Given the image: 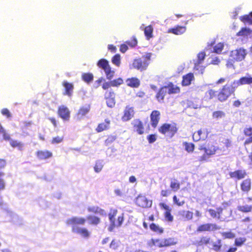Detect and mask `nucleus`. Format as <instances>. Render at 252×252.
Returning <instances> with one entry per match:
<instances>
[{
	"label": "nucleus",
	"mask_w": 252,
	"mask_h": 252,
	"mask_svg": "<svg viewBox=\"0 0 252 252\" xmlns=\"http://www.w3.org/2000/svg\"><path fill=\"white\" fill-rule=\"evenodd\" d=\"M205 56L206 54L204 52H201L198 54L197 61V63H195V67H197L198 65L202 63V62L203 61L205 58Z\"/></svg>",
	"instance_id": "obj_40"
},
{
	"label": "nucleus",
	"mask_w": 252,
	"mask_h": 252,
	"mask_svg": "<svg viewBox=\"0 0 252 252\" xmlns=\"http://www.w3.org/2000/svg\"><path fill=\"white\" fill-rule=\"evenodd\" d=\"M166 88H168L169 91H168V94H176L179 92V89L178 87L174 86L171 84V85H169L168 87H166Z\"/></svg>",
	"instance_id": "obj_44"
},
{
	"label": "nucleus",
	"mask_w": 252,
	"mask_h": 252,
	"mask_svg": "<svg viewBox=\"0 0 252 252\" xmlns=\"http://www.w3.org/2000/svg\"><path fill=\"white\" fill-rule=\"evenodd\" d=\"M215 95V92L213 90H210L206 93V97L209 99H212Z\"/></svg>",
	"instance_id": "obj_57"
},
{
	"label": "nucleus",
	"mask_w": 252,
	"mask_h": 252,
	"mask_svg": "<svg viewBox=\"0 0 252 252\" xmlns=\"http://www.w3.org/2000/svg\"><path fill=\"white\" fill-rule=\"evenodd\" d=\"M168 91H169L166 87L162 88L157 94V98L159 101L162 100L164 96L166 94H168Z\"/></svg>",
	"instance_id": "obj_26"
},
{
	"label": "nucleus",
	"mask_w": 252,
	"mask_h": 252,
	"mask_svg": "<svg viewBox=\"0 0 252 252\" xmlns=\"http://www.w3.org/2000/svg\"><path fill=\"white\" fill-rule=\"evenodd\" d=\"M88 211L89 212L94 213L97 214H99L101 216H106V213L105 211L99 208L98 206H91L88 207Z\"/></svg>",
	"instance_id": "obj_15"
},
{
	"label": "nucleus",
	"mask_w": 252,
	"mask_h": 252,
	"mask_svg": "<svg viewBox=\"0 0 252 252\" xmlns=\"http://www.w3.org/2000/svg\"><path fill=\"white\" fill-rule=\"evenodd\" d=\"M97 65L103 70L105 68V67H107V66L109 65V62L105 59H100L97 63Z\"/></svg>",
	"instance_id": "obj_41"
},
{
	"label": "nucleus",
	"mask_w": 252,
	"mask_h": 252,
	"mask_svg": "<svg viewBox=\"0 0 252 252\" xmlns=\"http://www.w3.org/2000/svg\"><path fill=\"white\" fill-rule=\"evenodd\" d=\"M180 214L185 217L187 220H190L192 219L193 213L189 211H181L179 212Z\"/></svg>",
	"instance_id": "obj_38"
},
{
	"label": "nucleus",
	"mask_w": 252,
	"mask_h": 252,
	"mask_svg": "<svg viewBox=\"0 0 252 252\" xmlns=\"http://www.w3.org/2000/svg\"><path fill=\"white\" fill-rule=\"evenodd\" d=\"M213 250L216 252H218L220 250V248L221 247V241L220 240H219L217 242V243H214L213 244Z\"/></svg>",
	"instance_id": "obj_56"
},
{
	"label": "nucleus",
	"mask_w": 252,
	"mask_h": 252,
	"mask_svg": "<svg viewBox=\"0 0 252 252\" xmlns=\"http://www.w3.org/2000/svg\"><path fill=\"white\" fill-rule=\"evenodd\" d=\"M82 78L86 82H90L93 79V75L90 73H85L82 75Z\"/></svg>",
	"instance_id": "obj_51"
},
{
	"label": "nucleus",
	"mask_w": 252,
	"mask_h": 252,
	"mask_svg": "<svg viewBox=\"0 0 252 252\" xmlns=\"http://www.w3.org/2000/svg\"><path fill=\"white\" fill-rule=\"evenodd\" d=\"M241 20L244 22H247L251 24H252V12L250 13V15H245L241 17Z\"/></svg>",
	"instance_id": "obj_50"
},
{
	"label": "nucleus",
	"mask_w": 252,
	"mask_h": 252,
	"mask_svg": "<svg viewBox=\"0 0 252 252\" xmlns=\"http://www.w3.org/2000/svg\"><path fill=\"white\" fill-rule=\"evenodd\" d=\"M229 175L232 178H236L238 180H241L245 177L246 173L244 170H237L230 172Z\"/></svg>",
	"instance_id": "obj_16"
},
{
	"label": "nucleus",
	"mask_w": 252,
	"mask_h": 252,
	"mask_svg": "<svg viewBox=\"0 0 252 252\" xmlns=\"http://www.w3.org/2000/svg\"><path fill=\"white\" fill-rule=\"evenodd\" d=\"M110 85H111V86L112 87H118L123 84V80L122 78H119L117 79L112 80L110 81Z\"/></svg>",
	"instance_id": "obj_47"
},
{
	"label": "nucleus",
	"mask_w": 252,
	"mask_h": 252,
	"mask_svg": "<svg viewBox=\"0 0 252 252\" xmlns=\"http://www.w3.org/2000/svg\"><path fill=\"white\" fill-rule=\"evenodd\" d=\"M118 211L116 209H111L108 214V218L110 221V225L108 228V230L111 232L113 231L115 227H120L124 221V214L122 213L118 217L117 221L116 220V217Z\"/></svg>",
	"instance_id": "obj_2"
},
{
	"label": "nucleus",
	"mask_w": 252,
	"mask_h": 252,
	"mask_svg": "<svg viewBox=\"0 0 252 252\" xmlns=\"http://www.w3.org/2000/svg\"><path fill=\"white\" fill-rule=\"evenodd\" d=\"M207 136V134L205 131L203 132L202 130H199L193 134L192 138L194 141H198L201 139H205Z\"/></svg>",
	"instance_id": "obj_18"
},
{
	"label": "nucleus",
	"mask_w": 252,
	"mask_h": 252,
	"mask_svg": "<svg viewBox=\"0 0 252 252\" xmlns=\"http://www.w3.org/2000/svg\"><path fill=\"white\" fill-rule=\"evenodd\" d=\"M126 82L128 86L132 88H138L140 85L139 80L135 77L126 79Z\"/></svg>",
	"instance_id": "obj_19"
},
{
	"label": "nucleus",
	"mask_w": 252,
	"mask_h": 252,
	"mask_svg": "<svg viewBox=\"0 0 252 252\" xmlns=\"http://www.w3.org/2000/svg\"><path fill=\"white\" fill-rule=\"evenodd\" d=\"M134 114V111L133 108L129 106H127L124 111V115L122 118V120L124 122L128 121L133 117Z\"/></svg>",
	"instance_id": "obj_8"
},
{
	"label": "nucleus",
	"mask_w": 252,
	"mask_h": 252,
	"mask_svg": "<svg viewBox=\"0 0 252 252\" xmlns=\"http://www.w3.org/2000/svg\"><path fill=\"white\" fill-rule=\"evenodd\" d=\"M225 114L224 112L222 111H217L213 112L212 117L213 119L217 120H220L224 118Z\"/></svg>",
	"instance_id": "obj_34"
},
{
	"label": "nucleus",
	"mask_w": 252,
	"mask_h": 252,
	"mask_svg": "<svg viewBox=\"0 0 252 252\" xmlns=\"http://www.w3.org/2000/svg\"><path fill=\"white\" fill-rule=\"evenodd\" d=\"M246 55V51L243 48H240L232 51L231 53L230 56L237 61H241L244 59Z\"/></svg>",
	"instance_id": "obj_6"
},
{
	"label": "nucleus",
	"mask_w": 252,
	"mask_h": 252,
	"mask_svg": "<svg viewBox=\"0 0 252 252\" xmlns=\"http://www.w3.org/2000/svg\"><path fill=\"white\" fill-rule=\"evenodd\" d=\"M58 114L63 120L65 121L68 120L70 117V111L64 105L59 107Z\"/></svg>",
	"instance_id": "obj_9"
},
{
	"label": "nucleus",
	"mask_w": 252,
	"mask_h": 252,
	"mask_svg": "<svg viewBox=\"0 0 252 252\" xmlns=\"http://www.w3.org/2000/svg\"><path fill=\"white\" fill-rule=\"evenodd\" d=\"M150 228L154 231L161 233L163 232V230L161 228L159 227L158 225L155 224V223H152L150 226Z\"/></svg>",
	"instance_id": "obj_49"
},
{
	"label": "nucleus",
	"mask_w": 252,
	"mask_h": 252,
	"mask_svg": "<svg viewBox=\"0 0 252 252\" xmlns=\"http://www.w3.org/2000/svg\"><path fill=\"white\" fill-rule=\"evenodd\" d=\"M134 130L139 134L143 133L144 127L142 123L138 119L134 120L132 122Z\"/></svg>",
	"instance_id": "obj_14"
},
{
	"label": "nucleus",
	"mask_w": 252,
	"mask_h": 252,
	"mask_svg": "<svg viewBox=\"0 0 252 252\" xmlns=\"http://www.w3.org/2000/svg\"><path fill=\"white\" fill-rule=\"evenodd\" d=\"M103 167V161L100 160H97L94 166V170L96 173H99L101 171Z\"/></svg>",
	"instance_id": "obj_39"
},
{
	"label": "nucleus",
	"mask_w": 252,
	"mask_h": 252,
	"mask_svg": "<svg viewBox=\"0 0 252 252\" xmlns=\"http://www.w3.org/2000/svg\"><path fill=\"white\" fill-rule=\"evenodd\" d=\"M163 245L164 247L169 246L171 245H175L177 242L175 241L174 238H168L167 239H163Z\"/></svg>",
	"instance_id": "obj_46"
},
{
	"label": "nucleus",
	"mask_w": 252,
	"mask_h": 252,
	"mask_svg": "<svg viewBox=\"0 0 252 252\" xmlns=\"http://www.w3.org/2000/svg\"><path fill=\"white\" fill-rule=\"evenodd\" d=\"M220 229V227L214 223H205L199 225L197 228L198 232L214 231Z\"/></svg>",
	"instance_id": "obj_5"
},
{
	"label": "nucleus",
	"mask_w": 252,
	"mask_h": 252,
	"mask_svg": "<svg viewBox=\"0 0 252 252\" xmlns=\"http://www.w3.org/2000/svg\"><path fill=\"white\" fill-rule=\"evenodd\" d=\"M186 31V27L184 26H178L174 28L171 29L169 32H172L176 35H181L184 33Z\"/></svg>",
	"instance_id": "obj_20"
},
{
	"label": "nucleus",
	"mask_w": 252,
	"mask_h": 252,
	"mask_svg": "<svg viewBox=\"0 0 252 252\" xmlns=\"http://www.w3.org/2000/svg\"><path fill=\"white\" fill-rule=\"evenodd\" d=\"M6 217V220L7 221H12L15 223L18 222L19 217L16 214L12 212H7Z\"/></svg>",
	"instance_id": "obj_21"
},
{
	"label": "nucleus",
	"mask_w": 252,
	"mask_h": 252,
	"mask_svg": "<svg viewBox=\"0 0 252 252\" xmlns=\"http://www.w3.org/2000/svg\"><path fill=\"white\" fill-rule=\"evenodd\" d=\"M151 56V54H148L146 57L134 60L132 64L133 68L141 71L145 70L149 65Z\"/></svg>",
	"instance_id": "obj_3"
},
{
	"label": "nucleus",
	"mask_w": 252,
	"mask_h": 252,
	"mask_svg": "<svg viewBox=\"0 0 252 252\" xmlns=\"http://www.w3.org/2000/svg\"><path fill=\"white\" fill-rule=\"evenodd\" d=\"M173 201L178 206H182L185 203V202L184 201H180L179 199L177 198L176 196H174L173 197Z\"/></svg>",
	"instance_id": "obj_60"
},
{
	"label": "nucleus",
	"mask_w": 252,
	"mask_h": 252,
	"mask_svg": "<svg viewBox=\"0 0 252 252\" xmlns=\"http://www.w3.org/2000/svg\"><path fill=\"white\" fill-rule=\"evenodd\" d=\"M152 243L154 245L158 247H164L163 245V240H159V239H152Z\"/></svg>",
	"instance_id": "obj_53"
},
{
	"label": "nucleus",
	"mask_w": 252,
	"mask_h": 252,
	"mask_svg": "<svg viewBox=\"0 0 252 252\" xmlns=\"http://www.w3.org/2000/svg\"><path fill=\"white\" fill-rule=\"evenodd\" d=\"M90 109V106L82 107L80 108L76 115V119L78 120H82L84 116L88 113Z\"/></svg>",
	"instance_id": "obj_17"
},
{
	"label": "nucleus",
	"mask_w": 252,
	"mask_h": 252,
	"mask_svg": "<svg viewBox=\"0 0 252 252\" xmlns=\"http://www.w3.org/2000/svg\"><path fill=\"white\" fill-rule=\"evenodd\" d=\"M104 71L106 74V77L108 79L111 80L114 76L115 72L111 69L110 65L105 67Z\"/></svg>",
	"instance_id": "obj_32"
},
{
	"label": "nucleus",
	"mask_w": 252,
	"mask_h": 252,
	"mask_svg": "<svg viewBox=\"0 0 252 252\" xmlns=\"http://www.w3.org/2000/svg\"><path fill=\"white\" fill-rule=\"evenodd\" d=\"M222 236L225 238L232 239L235 237V234L231 232H222Z\"/></svg>",
	"instance_id": "obj_55"
},
{
	"label": "nucleus",
	"mask_w": 252,
	"mask_h": 252,
	"mask_svg": "<svg viewBox=\"0 0 252 252\" xmlns=\"http://www.w3.org/2000/svg\"><path fill=\"white\" fill-rule=\"evenodd\" d=\"M112 63L117 66H119L121 64V56L119 54L115 55L112 59Z\"/></svg>",
	"instance_id": "obj_45"
},
{
	"label": "nucleus",
	"mask_w": 252,
	"mask_h": 252,
	"mask_svg": "<svg viewBox=\"0 0 252 252\" xmlns=\"http://www.w3.org/2000/svg\"><path fill=\"white\" fill-rule=\"evenodd\" d=\"M110 97L106 98V104L109 107H113L115 104V101L113 97L114 95V93H110Z\"/></svg>",
	"instance_id": "obj_36"
},
{
	"label": "nucleus",
	"mask_w": 252,
	"mask_h": 252,
	"mask_svg": "<svg viewBox=\"0 0 252 252\" xmlns=\"http://www.w3.org/2000/svg\"><path fill=\"white\" fill-rule=\"evenodd\" d=\"M244 133L247 136H251L252 134V127L245 128Z\"/></svg>",
	"instance_id": "obj_63"
},
{
	"label": "nucleus",
	"mask_w": 252,
	"mask_h": 252,
	"mask_svg": "<svg viewBox=\"0 0 252 252\" xmlns=\"http://www.w3.org/2000/svg\"><path fill=\"white\" fill-rule=\"evenodd\" d=\"M110 121L108 119H106L104 123L98 125L96 130L97 132H100L104 130L107 129L109 127Z\"/></svg>",
	"instance_id": "obj_23"
},
{
	"label": "nucleus",
	"mask_w": 252,
	"mask_h": 252,
	"mask_svg": "<svg viewBox=\"0 0 252 252\" xmlns=\"http://www.w3.org/2000/svg\"><path fill=\"white\" fill-rule=\"evenodd\" d=\"M208 211L212 217L214 218H218V215L216 211L213 209H209Z\"/></svg>",
	"instance_id": "obj_64"
},
{
	"label": "nucleus",
	"mask_w": 252,
	"mask_h": 252,
	"mask_svg": "<svg viewBox=\"0 0 252 252\" xmlns=\"http://www.w3.org/2000/svg\"><path fill=\"white\" fill-rule=\"evenodd\" d=\"M36 155L40 160H44L51 158L52 153L47 150H40L36 152Z\"/></svg>",
	"instance_id": "obj_12"
},
{
	"label": "nucleus",
	"mask_w": 252,
	"mask_h": 252,
	"mask_svg": "<svg viewBox=\"0 0 252 252\" xmlns=\"http://www.w3.org/2000/svg\"><path fill=\"white\" fill-rule=\"evenodd\" d=\"M194 79V76L192 73H189L184 76L183 77L182 85L183 86H188L190 84L191 81Z\"/></svg>",
	"instance_id": "obj_24"
},
{
	"label": "nucleus",
	"mask_w": 252,
	"mask_h": 252,
	"mask_svg": "<svg viewBox=\"0 0 252 252\" xmlns=\"http://www.w3.org/2000/svg\"><path fill=\"white\" fill-rule=\"evenodd\" d=\"M153 28L150 25L144 28V33L147 39L153 37Z\"/></svg>",
	"instance_id": "obj_30"
},
{
	"label": "nucleus",
	"mask_w": 252,
	"mask_h": 252,
	"mask_svg": "<svg viewBox=\"0 0 252 252\" xmlns=\"http://www.w3.org/2000/svg\"><path fill=\"white\" fill-rule=\"evenodd\" d=\"M241 85L240 80L234 81L231 85L230 86L231 89H233V92L235 91V88H237L239 85Z\"/></svg>",
	"instance_id": "obj_58"
},
{
	"label": "nucleus",
	"mask_w": 252,
	"mask_h": 252,
	"mask_svg": "<svg viewBox=\"0 0 252 252\" xmlns=\"http://www.w3.org/2000/svg\"><path fill=\"white\" fill-rule=\"evenodd\" d=\"M1 114L4 116H6L7 118L11 117L10 112L6 108H4L1 110Z\"/></svg>",
	"instance_id": "obj_61"
},
{
	"label": "nucleus",
	"mask_w": 252,
	"mask_h": 252,
	"mask_svg": "<svg viewBox=\"0 0 252 252\" xmlns=\"http://www.w3.org/2000/svg\"><path fill=\"white\" fill-rule=\"evenodd\" d=\"M63 137L57 136L53 138L52 143V144H58L61 143L63 141Z\"/></svg>",
	"instance_id": "obj_59"
},
{
	"label": "nucleus",
	"mask_w": 252,
	"mask_h": 252,
	"mask_svg": "<svg viewBox=\"0 0 252 252\" xmlns=\"http://www.w3.org/2000/svg\"><path fill=\"white\" fill-rule=\"evenodd\" d=\"M4 176V173L2 172H0V190H3L5 188V183L2 178Z\"/></svg>",
	"instance_id": "obj_54"
},
{
	"label": "nucleus",
	"mask_w": 252,
	"mask_h": 252,
	"mask_svg": "<svg viewBox=\"0 0 252 252\" xmlns=\"http://www.w3.org/2000/svg\"><path fill=\"white\" fill-rule=\"evenodd\" d=\"M63 85L65 89V92L64 94H66L69 96H70L72 95L73 89V85L72 84L67 82L66 81L63 82Z\"/></svg>",
	"instance_id": "obj_25"
},
{
	"label": "nucleus",
	"mask_w": 252,
	"mask_h": 252,
	"mask_svg": "<svg viewBox=\"0 0 252 252\" xmlns=\"http://www.w3.org/2000/svg\"><path fill=\"white\" fill-rule=\"evenodd\" d=\"M183 146L186 151L189 153L192 152L194 149V145L191 143L184 142Z\"/></svg>",
	"instance_id": "obj_42"
},
{
	"label": "nucleus",
	"mask_w": 252,
	"mask_h": 252,
	"mask_svg": "<svg viewBox=\"0 0 252 252\" xmlns=\"http://www.w3.org/2000/svg\"><path fill=\"white\" fill-rule=\"evenodd\" d=\"M157 139L156 135H150L148 137V140L150 143H154Z\"/></svg>",
	"instance_id": "obj_62"
},
{
	"label": "nucleus",
	"mask_w": 252,
	"mask_h": 252,
	"mask_svg": "<svg viewBox=\"0 0 252 252\" xmlns=\"http://www.w3.org/2000/svg\"><path fill=\"white\" fill-rule=\"evenodd\" d=\"M87 219L89 221V223L93 225H97L99 223L100 220L99 218L94 216H89Z\"/></svg>",
	"instance_id": "obj_33"
},
{
	"label": "nucleus",
	"mask_w": 252,
	"mask_h": 252,
	"mask_svg": "<svg viewBox=\"0 0 252 252\" xmlns=\"http://www.w3.org/2000/svg\"><path fill=\"white\" fill-rule=\"evenodd\" d=\"M170 187L174 191H176L180 189V185L177 180L172 179L171 181Z\"/></svg>",
	"instance_id": "obj_35"
},
{
	"label": "nucleus",
	"mask_w": 252,
	"mask_h": 252,
	"mask_svg": "<svg viewBox=\"0 0 252 252\" xmlns=\"http://www.w3.org/2000/svg\"><path fill=\"white\" fill-rule=\"evenodd\" d=\"M252 31L250 29L247 28H244L238 32L237 34L238 36H248L251 35Z\"/></svg>",
	"instance_id": "obj_37"
},
{
	"label": "nucleus",
	"mask_w": 252,
	"mask_h": 252,
	"mask_svg": "<svg viewBox=\"0 0 252 252\" xmlns=\"http://www.w3.org/2000/svg\"><path fill=\"white\" fill-rule=\"evenodd\" d=\"M159 131L162 134H165L168 132H171L174 133L176 132V128L172 125L165 124L159 128Z\"/></svg>",
	"instance_id": "obj_13"
},
{
	"label": "nucleus",
	"mask_w": 252,
	"mask_h": 252,
	"mask_svg": "<svg viewBox=\"0 0 252 252\" xmlns=\"http://www.w3.org/2000/svg\"><path fill=\"white\" fill-rule=\"evenodd\" d=\"M224 47V44L222 43H219L213 47V52L220 54Z\"/></svg>",
	"instance_id": "obj_43"
},
{
	"label": "nucleus",
	"mask_w": 252,
	"mask_h": 252,
	"mask_svg": "<svg viewBox=\"0 0 252 252\" xmlns=\"http://www.w3.org/2000/svg\"><path fill=\"white\" fill-rule=\"evenodd\" d=\"M136 203L140 207L146 208L150 207L152 202L151 200H148L145 196L139 195L136 198Z\"/></svg>",
	"instance_id": "obj_7"
},
{
	"label": "nucleus",
	"mask_w": 252,
	"mask_h": 252,
	"mask_svg": "<svg viewBox=\"0 0 252 252\" xmlns=\"http://www.w3.org/2000/svg\"><path fill=\"white\" fill-rule=\"evenodd\" d=\"M240 80L241 85L252 84V77L249 74H247L246 76L241 78Z\"/></svg>",
	"instance_id": "obj_31"
},
{
	"label": "nucleus",
	"mask_w": 252,
	"mask_h": 252,
	"mask_svg": "<svg viewBox=\"0 0 252 252\" xmlns=\"http://www.w3.org/2000/svg\"><path fill=\"white\" fill-rule=\"evenodd\" d=\"M251 188V180L247 179L243 181L241 185V189L243 191L248 192Z\"/></svg>",
	"instance_id": "obj_22"
},
{
	"label": "nucleus",
	"mask_w": 252,
	"mask_h": 252,
	"mask_svg": "<svg viewBox=\"0 0 252 252\" xmlns=\"http://www.w3.org/2000/svg\"><path fill=\"white\" fill-rule=\"evenodd\" d=\"M86 219L80 217H72L66 220V223L71 226L72 233L79 235L84 239H88L91 236V232L85 227L80 226L79 225H84Z\"/></svg>",
	"instance_id": "obj_1"
},
{
	"label": "nucleus",
	"mask_w": 252,
	"mask_h": 252,
	"mask_svg": "<svg viewBox=\"0 0 252 252\" xmlns=\"http://www.w3.org/2000/svg\"><path fill=\"white\" fill-rule=\"evenodd\" d=\"M10 145L13 148H17L20 151H22L24 149V144L17 140H11Z\"/></svg>",
	"instance_id": "obj_28"
},
{
	"label": "nucleus",
	"mask_w": 252,
	"mask_h": 252,
	"mask_svg": "<svg viewBox=\"0 0 252 252\" xmlns=\"http://www.w3.org/2000/svg\"><path fill=\"white\" fill-rule=\"evenodd\" d=\"M160 112L157 110L153 111L150 116L151 125L154 127H156L160 119Z\"/></svg>",
	"instance_id": "obj_11"
},
{
	"label": "nucleus",
	"mask_w": 252,
	"mask_h": 252,
	"mask_svg": "<svg viewBox=\"0 0 252 252\" xmlns=\"http://www.w3.org/2000/svg\"><path fill=\"white\" fill-rule=\"evenodd\" d=\"M119 246L120 242L114 239L111 241L109 247L110 248L112 249V250H117Z\"/></svg>",
	"instance_id": "obj_48"
},
{
	"label": "nucleus",
	"mask_w": 252,
	"mask_h": 252,
	"mask_svg": "<svg viewBox=\"0 0 252 252\" xmlns=\"http://www.w3.org/2000/svg\"><path fill=\"white\" fill-rule=\"evenodd\" d=\"M233 93V89H231L230 87L228 85H225L218 94V98L221 101H224Z\"/></svg>",
	"instance_id": "obj_4"
},
{
	"label": "nucleus",
	"mask_w": 252,
	"mask_h": 252,
	"mask_svg": "<svg viewBox=\"0 0 252 252\" xmlns=\"http://www.w3.org/2000/svg\"><path fill=\"white\" fill-rule=\"evenodd\" d=\"M237 209L243 213H249L252 211V206L249 205H239Z\"/></svg>",
	"instance_id": "obj_29"
},
{
	"label": "nucleus",
	"mask_w": 252,
	"mask_h": 252,
	"mask_svg": "<svg viewBox=\"0 0 252 252\" xmlns=\"http://www.w3.org/2000/svg\"><path fill=\"white\" fill-rule=\"evenodd\" d=\"M159 206L161 209H164L165 210V212L164 213V216L166 220H167L168 221H172L173 220V217L170 213L171 211V208L166 204L163 203H160Z\"/></svg>",
	"instance_id": "obj_10"
},
{
	"label": "nucleus",
	"mask_w": 252,
	"mask_h": 252,
	"mask_svg": "<svg viewBox=\"0 0 252 252\" xmlns=\"http://www.w3.org/2000/svg\"><path fill=\"white\" fill-rule=\"evenodd\" d=\"M201 150L204 149L205 152L207 155H213L215 154L218 148L213 145L209 146L207 148H200Z\"/></svg>",
	"instance_id": "obj_27"
},
{
	"label": "nucleus",
	"mask_w": 252,
	"mask_h": 252,
	"mask_svg": "<svg viewBox=\"0 0 252 252\" xmlns=\"http://www.w3.org/2000/svg\"><path fill=\"white\" fill-rule=\"evenodd\" d=\"M246 241L244 237L236 238L235 240V245L237 247H241Z\"/></svg>",
	"instance_id": "obj_52"
}]
</instances>
